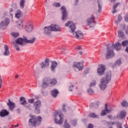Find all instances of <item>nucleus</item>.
<instances>
[{
	"instance_id": "f257e3e1",
	"label": "nucleus",
	"mask_w": 128,
	"mask_h": 128,
	"mask_svg": "<svg viewBox=\"0 0 128 128\" xmlns=\"http://www.w3.org/2000/svg\"><path fill=\"white\" fill-rule=\"evenodd\" d=\"M112 80V72H107L106 77H103L100 80V88L102 90H104L108 86L107 84Z\"/></svg>"
},
{
	"instance_id": "f03ea898",
	"label": "nucleus",
	"mask_w": 128,
	"mask_h": 128,
	"mask_svg": "<svg viewBox=\"0 0 128 128\" xmlns=\"http://www.w3.org/2000/svg\"><path fill=\"white\" fill-rule=\"evenodd\" d=\"M29 116L30 117V118L28 120V125L30 126H40V122H42V117L38 116L36 118V116L34 115H32L30 114Z\"/></svg>"
},
{
	"instance_id": "7ed1b4c3",
	"label": "nucleus",
	"mask_w": 128,
	"mask_h": 128,
	"mask_svg": "<svg viewBox=\"0 0 128 128\" xmlns=\"http://www.w3.org/2000/svg\"><path fill=\"white\" fill-rule=\"evenodd\" d=\"M36 40V38L32 37V38H28L26 36H24L22 38H19L16 40L17 44L24 46V44H34Z\"/></svg>"
},
{
	"instance_id": "20e7f679",
	"label": "nucleus",
	"mask_w": 128,
	"mask_h": 128,
	"mask_svg": "<svg viewBox=\"0 0 128 128\" xmlns=\"http://www.w3.org/2000/svg\"><path fill=\"white\" fill-rule=\"evenodd\" d=\"M56 84H58L56 78L52 79L50 77H45L42 80V87L43 88H46L49 85L56 86Z\"/></svg>"
},
{
	"instance_id": "39448f33",
	"label": "nucleus",
	"mask_w": 128,
	"mask_h": 128,
	"mask_svg": "<svg viewBox=\"0 0 128 128\" xmlns=\"http://www.w3.org/2000/svg\"><path fill=\"white\" fill-rule=\"evenodd\" d=\"M44 34H50L52 32H60L62 28L58 25L56 24H52L50 26H46L44 28Z\"/></svg>"
},
{
	"instance_id": "423d86ee",
	"label": "nucleus",
	"mask_w": 128,
	"mask_h": 128,
	"mask_svg": "<svg viewBox=\"0 0 128 128\" xmlns=\"http://www.w3.org/2000/svg\"><path fill=\"white\" fill-rule=\"evenodd\" d=\"M54 116V120L56 124H62V122H64V114L60 113L58 112H56Z\"/></svg>"
},
{
	"instance_id": "0eeeda50",
	"label": "nucleus",
	"mask_w": 128,
	"mask_h": 128,
	"mask_svg": "<svg viewBox=\"0 0 128 128\" xmlns=\"http://www.w3.org/2000/svg\"><path fill=\"white\" fill-rule=\"evenodd\" d=\"M106 60H110L112 56V45H108L106 54H105Z\"/></svg>"
},
{
	"instance_id": "6e6552de",
	"label": "nucleus",
	"mask_w": 128,
	"mask_h": 128,
	"mask_svg": "<svg viewBox=\"0 0 128 128\" xmlns=\"http://www.w3.org/2000/svg\"><path fill=\"white\" fill-rule=\"evenodd\" d=\"M34 107V111L36 114L40 113V106H42V102L40 100H37L33 104Z\"/></svg>"
},
{
	"instance_id": "1a4fd4ad",
	"label": "nucleus",
	"mask_w": 128,
	"mask_h": 128,
	"mask_svg": "<svg viewBox=\"0 0 128 128\" xmlns=\"http://www.w3.org/2000/svg\"><path fill=\"white\" fill-rule=\"evenodd\" d=\"M10 24V19L6 18L4 20L0 23V28L2 30H6V26Z\"/></svg>"
},
{
	"instance_id": "9d476101",
	"label": "nucleus",
	"mask_w": 128,
	"mask_h": 128,
	"mask_svg": "<svg viewBox=\"0 0 128 128\" xmlns=\"http://www.w3.org/2000/svg\"><path fill=\"white\" fill-rule=\"evenodd\" d=\"M104 72H106V66L103 64H100L97 70L98 76H102L104 74Z\"/></svg>"
},
{
	"instance_id": "9b49d317",
	"label": "nucleus",
	"mask_w": 128,
	"mask_h": 128,
	"mask_svg": "<svg viewBox=\"0 0 128 128\" xmlns=\"http://www.w3.org/2000/svg\"><path fill=\"white\" fill-rule=\"evenodd\" d=\"M72 66L73 68H76L78 70H82L84 68V62H74Z\"/></svg>"
},
{
	"instance_id": "f8f14e48",
	"label": "nucleus",
	"mask_w": 128,
	"mask_h": 128,
	"mask_svg": "<svg viewBox=\"0 0 128 128\" xmlns=\"http://www.w3.org/2000/svg\"><path fill=\"white\" fill-rule=\"evenodd\" d=\"M66 26H70V32H72L74 33V31L76 30V24L72 22H70L68 21L67 23L65 24Z\"/></svg>"
},
{
	"instance_id": "ddd939ff",
	"label": "nucleus",
	"mask_w": 128,
	"mask_h": 128,
	"mask_svg": "<svg viewBox=\"0 0 128 128\" xmlns=\"http://www.w3.org/2000/svg\"><path fill=\"white\" fill-rule=\"evenodd\" d=\"M61 10L62 12V20H66L68 18V12L66 8L64 6L61 7Z\"/></svg>"
},
{
	"instance_id": "4468645a",
	"label": "nucleus",
	"mask_w": 128,
	"mask_h": 128,
	"mask_svg": "<svg viewBox=\"0 0 128 128\" xmlns=\"http://www.w3.org/2000/svg\"><path fill=\"white\" fill-rule=\"evenodd\" d=\"M20 104L22 106H25L26 108H30V104L26 102V98L24 96H22L20 98Z\"/></svg>"
},
{
	"instance_id": "2eb2a0df",
	"label": "nucleus",
	"mask_w": 128,
	"mask_h": 128,
	"mask_svg": "<svg viewBox=\"0 0 128 128\" xmlns=\"http://www.w3.org/2000/svg\"><path fill=\"white\" fill-rule=\"evenodd\" d=\"M25 30L27 32H30L32 30V22L29 21L27 22L25 28Z\"/></svg>"
},
{
	"instance_id": "dca6fc26",
	"label": "nucleus",
	"mask_w": 128,
	"mask_h": 128,
	"mask_svg": "<svg viewBox=\"0 0 128 128\" xmlns=\"http://www.w3.org/2000/svg\"><path fill=\"white\" fill-rule=\"evenodd\" d=\"M112 112V110L108 108V104H105V110H102L100 116H104L107 114H108Z\"/></svg>"
},
{
	"instance_id": "f3484780",
	"label": "nucleus",
	"mask_w": 128,
	"mask_h": 128,
	"mask_svg": "<svg viewBox=\"0 0 128 128\" xmlns=\"http://www.w3.org/2000/svg\"><path fill=\"white\" fill-rule=\"evenodd\" d=\"M73 34L76 38H78V40H81L82 38L84 36V34L80 30H78L75 33H73Z\"/></svg>"
},
{
	"instance_id": "a211bd4d",
	"label": "nucleus",
	"mask_w": 128,
	"mask_h": 128,
	"mask_svg": "<svg viewBox=\"0 0 128 128\" xmlns=\"http://www.w3.org/2000/svg\"><path fill=\"white\" fill-rule=\"evenodd\" d=\"M95 20L96 18L94 15H92L90 18L87 20V26H90L92 23L96 24Z\"/></svg>"
},
{
	"instance_id": "6ab92c4d",
	"label": "nucleus",
	"mask_w": 128,
	"mask_h": 128,
	"mask_svg": "<svg viewBox=\"0 0 128 128\" xmlns=\"http://www.w3.org/2000/svg\"><path fill=\"white\" fill-rule=\"evenodd\" d=\"M8 102L7 103V105L9 106V108L10 110H13L14 108H16V104L10 101V100H8Z\"/></svg>"
},
{
	"instance_id": "aec40b11",
	"label": "nucleus",
	"mask_w": 128,
	"mask_h": 128,
	"mask_svg": "<svg viewBox=\"0 0 128 128\" xmlns=\"http://www.w3.org/2000/svg\"><path fill=\"white\" fill-rule=\"evenodd\" d=\"M126 112L122 110L120 112L119 114L116 116V118H120V120H122L126 118Z\"/></svg>"
},
{
	"instance_id": "412c9836",
	"label": "nucleus",
	"mask_w": 128,
	"mask_h": 128,
	"mask_svg": "<svg viewBox=\"0 0 128 128\" xmlns=\"http://www.w3.org/2000/svg\"><path fill=\"white\" fill-rule=\"evenodd\" d=\"M4 55L5 56H10V50H8V45H4Z\"/></svg>"
},
{
	"instance_id": "4be33fe9",
	"label": "nucleus",
	"mask_w": 128,
	"mask_h": 128,
	"mask_svg": "<svg viewBox=\"0 0 128 128\" xmlns=\"http://www.w3.org/2000/svg\"><path fill=\"white\" fill-rule=\"evenodd\" d=\"M56 66H58V62L54 61L52 63L51 67H50L52 72H54V70L56 68Z\"/></svg>"
},
{
	"instance_id": "5701e85b",
	"label": "nucleus",
	"mask_w": 128,
	"mask_h": 128,
	"mask_svg": "<svg viewBox=\"0 0 128 128\" xmlns=\"http://www.w3.org/2000/svg\"><path fill=\"white\" fill-rule=\"evenodd\" d=\"M120 5V2H116V3H115L114 4L112 14H116V12H117L116 8H118V6Z\"/></svg>"
},
{
	"instance_id": "b1692460",
	"label": "nucleus",
	"mask_w": 128,
	"mask_h": 128,
	"mask_svg": "<svg viewBox=\"0 0 128 128\" xmlns=\"http://www.w3.org/2000/svg\"><path fill=\"white\" fill-rule=\"evenodd\" d=\"M58 90L54 89L51 92L52 96L53 98H56L58 94Z\"/></svg>"
},
{
	"instance_id": "393cba45",
	"label": "nucleus",
	"mask_w": 128,
	"mask_h": 128,
	"mask_svg": "<svg viewBox=\"0 0 128 128\" xmlns=\"http://www.w3.org/2000/svg\"><path fill=\"white\" fill-rule=\"evenodd\" d=\"M0 116H8V112L6 110H2L0 112Z\"/></svg>"
},
{
	"instance_id": "a878e982",
	"label": "nucleus",
	"mask_w": 128,
	"mask_h": 128,
	"mask_svg": "<svg viewBox=\"0 0 128 128\" xmlns=\"http://www.w3.org/2000/svg\"><path fill=\"white\" fill-rule=\"evenodd\" d=\"M118 36H119V38H124V32H122V31H118Z\"/></svg>"
},
{
	"instance_id": "bb28decb",
	"label": "nucleus",
	"mask_w": 128,
	"mask_h": 128,
	"mask_svg": "<svg viewBox=\"0 0 128 128\" xmlns=\"http://www.w3.org/2000/svg\"><path fill=\"white\" fill-rule=\"evenodd\" d=\"M112 124H115L117 128H122V124L120 122H112Z\"/></svg>"
},
{
	"instance_id": "cd10ccee",
	"label": "nucleus",
	"mask_w": 128,
	"mask_h": 128,
	"mask_svg": "<svg viewBox=\"0 0 128 128\" xmlns=\"http://www.w3.org/2000/svg\"><path fill=\"white\" fill-rule=\"evenodd\" d=\"M120 46H122V44L120 43H116L115 45L113 44V46H114L116 50H120Z\"/></svg>"
},
{
	"instance_id": "c85d7f7f",
	"label": "nucleus",
	"mask_w": 128,
	"mask_h": 128,
	"mask_svg": "<svg viewBox=\"0 0 128 128\" xmlns=\"http://www.w3.org/2000/svg\"><path fill=\"white\" fill-rule=\"evenodd\" d=\"M89 116H90V118H98V115L96 114V113L91 112L89 114Z\"/></svg>"
},
{
	"instance_id": "c756f323",
	"label": "nucleus",
	"mask_w": 128,
	"mask_h": 128,
	"mask_svg": "<svg viewBox=\"0 0 128 128\" xmlns=\"http://www.w3.org/2000/svg\"><path fill=\"white\" fill-rule=\"evenodd\" d=\"M11 36H12L14 38H18L20 34L18 32H13L11 34Z\"/></svg>"
},
{
	"instance_id": "7c9ffc66",
	"label": "nucleus",
	"mask_w": 128,
	"mask_h": 128,
	"mask_svg": "<svg viewBox=\"0 0 128 128\" xmlns=\"http://www.w3.org/2000/svg\"><path fill=\"white\" fill-rule=\"evenodd\" d=\"M24 2H26L24 0H20V8H24Z\"/></svg>"
},
{
	"instance_id": "2f4dec72",
	"label": "nucleus",
	"mask_w": 128,
	"mask_h": 128,
	"mask_svg": "<svg viewBox=\"0 0 128 128\" xmlns=\"http://www.w3.org/2000/svg\"><path fill=\"white\" fill-rule=\"evenodd\" d=\"M20 16H22V12L20 10H18L16 14V17L17 18H20Z\"/></svg>"
},
{
	"instance_id": "473e14b6",
	"label": "nucleus",
	"mask_w": 128,
	"mask_h": 128,
	"mask_svg": "<svg viewBox=\"0 0 128 128\" xmlns=\"http://www.w3.org/2000/svg\"><path fill=\"white\" fill-rule=\"evenodd\" d=\"M122 106H124L125 108H128V103L126 100H124L121 102Z\"/></svg>"
},
{
	"instance_id": "72a5a7b5",
	"label": "nucleus",
	"mask_w": 128,
	"mask_h": 128,
	"mask_svg": "<svg viewBox=\"0 0 128 128\" xmlns=\"http://www.w3.org/2000/svg\"><path fill=\"white\" fill-rule=\"evenodd\" d=\"M17 26L20 30H22L24 28V24H22V22H20V24H18Z\"/></svg>"
},
{
	"instance_id": "f704fd0d",
	"label": "nucleus",
	"mask_w": 128,
	"mask_h": 128,
	"mask_svg": "<svg viewBox=\"0 0 128 128\" xmlns=\"http://www.w3.org/2000/svg\"><path fill=\"white\" fill-rule=\"evenodd\" d=\"M45 64L47 68L50 66V59H46L45 60Z\"/></svg>"
},
{
	"instance_id": "c9c22d12",
	"label": "nucleus",
	"mask_w": 128,
	"mask_h": 128,
	"mask_svg": "<svg viewBox=\"0 0 128 128\" xmlns=\"http://www.w3.org/2000/svg\"><path fill=\"white\" fill-rule=\"evenodd\" d=\"M64 128H70V124H68V120H66L64 121Z\"/></svg>"
},
{
	"instance_id": "e433bc0d",
	"label": "nucleus",
	"mask_w": 128,
	"mask_h": 128,
	"mask_svg": "<svg viewBox=\"0 0 128 128\" xmlns=\"http://www.w3.org/2000/svg\"><path fill=\"white\" fill-rule=\"evenodd\" d=\"M116 66H120V64H122V60L120 59L117 60L116 61Z\"/></svg>"
},
{
	"instance_id": "4c0bfd02",
	"label": "nucleus",
	"mask_w": 128,
	"mask_h": 128,
	"mask_svg": "<svg viewBox=\"0 0 128 128\" xmlns=\"http://www.w3.org/2000/svg\"><path fill=\"white\" fill-rule=\"evenodd\" d=\"M40 66H41V68H48L46 65V64L44 62H42L40 64Z\"/></svg>"
},
{
	"instance_id": "58836bf2",
	"label": "nucleus",
	"mask_w": 128,
	"mask_h": 128,
	"mask_svg": "<svg viewBox=\"0 0 128 128\" xmlns=\"http://www.w3.org/2000/svg\"><path fill=\"white\" fill-rule=\"evenodd\" d=\"M98 12H102V6L100 4V2L98 1Z\"/></svg>"
},
{
	"instance_id": "ea45409f",
	"label": "nucleus",
	"mask_w": 128,
	"mask_h": 128,
	"mask_svg": "<svg viewBox=\"0 0 128 128\" xmlns=\"http://www.w3.org/2000/svg\"><path fill=\"white\" fill-rule=\"evenodd\" d=\"M122 46H126V45L128 44V40H125L124 41L122 42Z\"/></svg>"
},
{
	"instance_id": "a19ab883",
	"label": "nucleus",
	"mask_w": 128,
	"mask_h": 128,
	"mask_svg": "<svg viewBox=\"0 0 128 128\" xmlns=\"http://www.w3.org/2000/svg\"><path fill=\"white\" fill-rule=\"evenodd\" d=\"M96 84V82L95 80H93L90 84V87L94 86Z\"/></svg>"
},
{
	"instance_id": "79ce46f5",
	"label": "nucleus",
	"mask_w": 128,
	"mask_h": 128,
	"mask_svg": "<svg viewBox=\"0 0 128 128\" xmlns=\"http://www.w3.org/2000/svg\"><path fill=\"white\" fill-rule=\"evenodd\" d=\"M53 6L56 8H60V4L55 2L54 3Z\"/></svg>"
},
{
	"instance_id": "37998d69",
	"label": "nucleus",
	"mask_w": 128,
	"mask_h": 128,
	"mask_svg": "<svg viewBox=\"0 0 128 128\" xmlns=\"http://www.w3.org/2000/svg\"><path fill=\"white\" fill-rule=\"evenodd\" d=\"M88 92L90 94H94V90L92 88H89L88 90Z\"/></svg>"
},
{
	"instance_id": "c03bdc74",
	"label": "nucleus",
	"mask_w": 128,
	"mask_h": 128,
	"mask_svg": "<svg viewBox=\"0 0 128 128\" xmlns=\"http://www.w3.org/2000/svg\"><path fill=\"white\" fill-rule=\"evenodd\" d=\"M28 102H30V104H34V98L29 99Z\"/></svg>"
},
{
	"instance_id": "a18cd8bd",
	"label": "nucleus",
	"mask_w": 128,
	"mask_h": 128,
	"mask_svg": "<svg viewBox=\"0 0 128 128\" xmlns=\"http://www.w3.org/2000/svg\"><path fill=\"white\" fill-rule=\"evenodd\" d=\"M76 50H82V46H77L76 47Z\"/></svg>"
},
{
	"instance_id": "49530a36",
	"label": "nucleus",
	"mask_w": 128,
	"mask_h": 128,
	"mask_svg": "<svg viewBox=\"0 0 128 128\" xmlns=\"http://www.w3.org/2000/svg\"><path fill=\"white\" fill-rule=\"evenodd\" d=\"M122 16L118 15V22H120V20H122Z\"/></svg>"
},
{
	"instance_id": "de8ad7c7",
	"label": "nucleus",
	"mask_w": 128,
	"mask_h": 128,
	"mask_svg": "<svg viewBox=\"0 0 128 128\" xmlns=\"http://www.w3.org/2000/svg\"><path fill=\"white\" fill-rule=\"evenodd\" d=\"M12 6L13 8H16V6H18V4H16V3H13L12 4Z\"/></svg>"
},
{
	"instance_id": "09e8293b",
	"label": "nucleus",
	"mask_w": 128,
	"mask_h": 128,
	"mask_svg": "<svg viewBox=\"0 0 128 128\" xmlns=\"http://www.w3.org/2000/svg\"><path fill=\"white\" fill-rule=\"evenodd\" d=\"M88 128H94V125H92V124H90Z\"/></svg>"
},
{
	"instance_id": "8fccbe9b",
	"label": "nucleus",
	"mask_w": 128,
	"mask_h": 128,
	"mask_svg": "<svg viewBox=\"0 0 128 128\" xmlns=\"http://www.w3.org/2000/svg\"><path fill=\"white\" fill-rule=\"evenodd\" d=\"M15 47H16V50H20V48H18V44H16Z\"/></svg>"
},
{
	"instance_id": "3c124183",
	"label": "nucleus",
	"mask_w": 128,
	"mask_h": 128,
	"mask_svg": "<svg viewBox=\"0 0 128 128\" xmlns=\"http://www.w3.org/2000/svg\"><path fill=\"white\" fill-rule=\"evenodd\" d=\"M125 31L126 34H128V26L126 28Z\"/></svg>"
},
{
	"instance_id": "603ef678",
	"label": "nucleus",
	"mask_w": 128,
	"mask_h": 128,
	"mask_svg": "<svg viewBox=\"0 0 128 128\" xmlns=\"http://www.w3.org/2000/svg\"><path fill=\"white\" fill-rule=\"evenodd\" d=\"M62 108V110H64V112H66V109H64V108H66V104H64Z\"/></svg>"
},
{
	"instance_id": "864d4df0",
	"label": "nucleus",
	"mask_w": 128,
	"mask_h": 128,
	"mask_svg": "<svg viewBox=\"0 0 128 128\" xmlns=\"http://www.w3.org/2000/svg\"><path fill=\"white\" fill-rule=\"evenodd\" d=\"M69 88H70L69 90H70V92H72V88H74V86H71Z\"/></svg>"
},
{
	"instance_id": "5fc2aeb1",
	"label": "nucleus",
	"mask_w": 128,
	"mask_h": 128,
	"mask_svg": "<svg viewBox=\"0 0 128 128\" xmlns=\"http://www.w3.org/2000/svg\"><path fill=\"white\" fill-rule=\"evenodd\" d=\"M76 2L74 4V6H78V0H75Z\"/></svg>"
},
{
	"instance_id": "6e6d98bb",
	"label": "nucleus",
	"mask_w": 128,
	"mask_h": 128,
	"mask_svg": "<svg viewBox=\"0 0 128 128\" xmlns=\"http://www.w3.org/2000/svg\"><path fill=\"white\" fill-rule=\"evenodd\" d=\"M34 98H35V100H38V98H40V96H34Z\"/></svg>"
},
{
	"instance_id": "4d7b16f0",
	"label": "nucleus",
	"mask_w": 128,
	"mask_h": 128,
	"mask_svg": "<svg viewBox=\"0 0 128 128\" xmlns=\"http://www.w3.org/2000/svg\"><path fill=\"white\" fill-rule=\"evenodd\" d=\"M95 106V108H98V104H94Z\"/></svg>"
},
{
	"instance_id": "13d9d810",
	"label": "nucleus",
	"mask_w": 128,
	"mask_h": 128,
	"mask_svg": "<svg viewBox=\"0 0 128 128\" xmlns=\"http://www.w3.org/2000/svg\"><path fill=\"white\" fill-rule=\"evenodd\" d=\"M15 78H18V74H16V76H15Z\"/></svg>"
},
{
	"instance_id": "bf43d9fd",
	"label": "nucleus",
	"mask_w": 128,
	"mask_h": 128,
	"mask_svg": "<svg viewBox=\"0 0 128 128\" xmlns=\"http://www.w3.org/2000/svg\"><path fill=\"white\" fill-rule=\"evenodd\" d=\"M18 124H17L16 125L14 126V128H18Z\"/></svg>"
},
{
	"instance_id": "052dcab7",
	"label": "nucleus",
	"mask_w": 128,
	"mask_h": 128,
	"mask_svg": "<svg viewBox=\"0 0 128 128\" xmlns=\"http://www.w3.org/2000/svg\"><path fill=\"white\" fill-rule=\"evenodd\" d=\"M108 118H112V116L108 115Z\"/></svg>"
},
{
	"instance_id": "680f3d73",
	"label": "nucleus",
	"mask_w": 128,
	"mask_h": 128,
	"mask_svg": "<svg viewBox=\"0 0 128 128\" xmlns=\"http://www.w3.org/2000/svg\"><path fill=\"white\" fill-rule=\"evenodd\" d=\"M2 82H0V89L2 88Z\"/></svg>"
},
{
	"instance_id": "e2e57ef3",
	"label": "nucleus",
	"mask_w": 128,
	"mask_h": 128,
	"mask_svg": "<svg viewBox=\"0 0 128 128\" xmlns=\"http://www.w3.org/2000/svg\"><path fill=\"white\" fill-rule=\"evenodd\" d=\"M0 82H2V77H0Z\"/></svg>"
},
{
	"instance_id": "0e129e2a",
	"label": "nucleus",
	"mask_w": 128,
	"mask_h": 128,
	"mask_svg": "<svg viewBox=\"0 0 128 128\" xmlns=\"http://www.w3.org/2000/svg\"><path fill=\"white\" fill-rule=\"evenodd\" d=\"M79 54H80V55L82 54V52L80 51V52H79Z\"/></svg>"
},
{
	"instance_id": "69168bd1",
	"label": "nucleus",
	"mask_w": 128,
	"mask_h": 128,
	"mask_svg": "<svg viewBox=\"0 0 128 128\" xmlns=\"http://www.w3.org/2000/svg\"><path fill=\"white\" fill-rule=\"evenodd\" d=\"M10 12H12V10H13L12 8H10Z\"/></svg>"
},
{
	"instance_id": "338daca9",
	"label": "nucleus",
	"mask_w": 128,
	"mask_h": 128,
	"mask_svg": "<svg viewBox=\"0 0 128 128\" xmlns=\"http://www.w3.org/2000/svg\"><path fill=\"white\" fill-rule=\"evenodd\" d=\"M94 106V103L91 104V106L92 108Z\"/></svg>"
},
{
	"instance_id": "774afa93",
	"label": "nucleus",
	"mask_w": 128,
	"mask_h": 128,
	"mask_svg": "<svg viewBox=\"0 0 128 128\" xmlns=\"http://www.w3.org/2000/svg\"><path fill=\"white\" fill-rule=\"evenodd\" d=\"M109 2H112V0H109Z\"/></svg>"
}]
</instances>
